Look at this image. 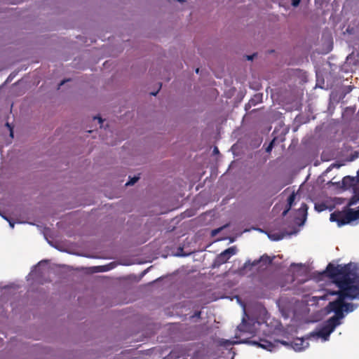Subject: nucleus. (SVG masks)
<instances>
[{"mask_svg":"<svg viewBox=\"0 0 359 359\" xmlns=\"http://www.w3.org/2000/svg\"><path fill=\"white\" fill-rule=\"evenodd\" d=\"M247 344L257 345L259 347H261L268 351H271V348L273 347V345L268 341H261L260 342H258L257 341H250V339H248Z\"/></svg>","mask_w":359,"mask_h":359,"instance_id":"obj_11","label":"nucleus"},{"mask_svg":"<svg viewBox=\"0 0 359 359\" xmlns=\"http://www.w3.org/2000/svg\"><path fill=\"white\" fill-rule=\"evenodd\" d=\"M297 231H294L291 233H266L268 238L272 241H278L283 239L285 236V234L288 236H291L292 234H296Z\"/></svg>","mask_w":359,"mask_h":359,"instance_id":"obj_10","label":"nucleus"},{"mask_svg":"<svg viewBox=\"0 0 359 359\" xmlns=\"http://www.w3.org/2000/svg\"><path fill=\"white\" fill-rule=\"evenodd\" d=\"M201 314V311H197V312H196V313H194V315H193V316H191V318H200Z\"/></svg>","mask_w":359,"mask_h":359,"instance_id":"obj_25","label":"nucleus"},{"mask_svg":"<svg viewBox=\"0 0 359 359\" xmlns=\"http://www.w3.org/2000/svg\"><path fill=\"white\" fill-rule=\"evenodd\" d=\"M332 166V167H337V168H339V167H340V165H337V164H333Z\"/></svg>","mask_w":359,"mask_h":359,"instance_id":"obj_32","label":"nucleus"},{"mask_svg":"<svg viewBox=\"0 0 359 359\" xmlns=\"http://www.w3.org/2000/svg\"><path fill=\"white\" fill-rule=\"evenodd\" d=\"M156 93H151V94L152 95H156Z\"/></svg>","mask_w":359,"mask_h":359,"instance_id":"obj_33","label":"nucleus"},{"mask_svg":"<svg viewBox=\"0 0 359 359\" xmlns=\"http://www.w3.org/2000/svg\"><path fill=\"white\" fill-rule=\"evenodd\" d=\"M213 153L214 154H218L219 153V150H218V148L217 147H215L213 149Z\"/></svg>","mask_w":359,"mask_h":359,"instance_id":"obj_28","label":"nucleus"},{"mask_svg":"<svg viewBox=\"0 0 359 359\" xmlns=\"http://www.w3.org/2000/svg\"><path fill=\"white\" fill-rule=\"evenodd\" d=\"M277 306L283 317H284L285 318H287L290 317V310L285 309L283 305V301L282 299H280L279 301L277 302Z\"/></svg>","mask_w":359,"mask_h":359,"instance_id":"obj_13","label":"nucleus"},{"mask_svg":"<svg viewBox=\"0 0 359 359\" xmlns=\"http://www.w3.org/2000/svg\"><path fill=\"white\" fill-rule=\"evenodd\" d=\"M301 0H292V6L297 7L299 5Z\"/></svg>","mask_w":359,"mask_h":359,"instance_id":"obj_22","label":"nucleus"},{"mask_svg":"<svg viewBox=\"0 0 359 359\" xmlns=\"http://www.w3.org/2000/svg\"><path fill=\"white\" fill-rule=\"evenodd\" d=\"M359 218V210L349 209L345 216L339 212H334L330 214V220L332 222H337V226L341 227Z\"/></svg>","mask_w":359,"mask_h":359,"instance_id":"obj_5","label":"nucleus"},{"mask_svg":"<svg viewBox=\"0 0 359 359\" xmlns=\"http://www.w3.org/2000/svg\"><path fill=\"white\" fill-rule=\"evenodd\" d=\"M359 202V196H353L348 201V205L352 206L357 204Z\"/></svg>","mask_w":359,"mask_h":359,"instance_id":"obj_17","label":"nucleus"},{"mask_svg":"<svg viewBox=\"0 0 359 359\" xmlns=\"http://www.w3.org/2000/svg\"><path fill=\"white\" fill-rule=\"evenodd\" d=\"M94 118H95V119H98V121H99V123H100L102 122V118H100V117H96V116H95V117H94Z\"/></svg>","mask_w":359,"mask_h":359,"instance_id":"obj_30","label":"nucleus"},{"mask_svg":"<svg viewBox=\"0 0 359 359\" xmlns=\"http://www.w3.org/2000/svg\"><path fill=\"white\" fill-rule=\"evenodd\" d=\"M198 72H199V69H196V72L198 74Z\"/></svg>","mask_w":359,"mask_h":359,"instance_id":"obj_34","label":"nucleus"},{"mask_svg":"<svg viewBox=\"0 0 359 359\" xmlns=\"http://www.w3.org/2000/svg\"><path fill=\"white\" fill-rule=\"evenodd\" d=\"M290 209L291 208L287 207L282 213L283 217L286 216L288 212L290 210Z\"/></svg>","mask_w":359,"mask_h":359,"instance_id":"obj_24","label":"nucleus"},{"mask_svg":"<svg viewBox=\"0 0 359 359\" xmlns=\"http://www.w3.org/2000/svg\"><path fill=\"white\" fill-rule=\"evenodd\" d=\"M139 179L140 177L138 176H134L133 177H130L129 180L126 183V186H132L135 184Z\"/></svg>","mask_w":359,"mask_h":359,"instance_id":"obj_16","label":"nucleus"},{"mask_svg":"<svg viewBox=\"0 0 359 359\" xmlns=\"http://www.w3.org/2000/svg\"><path fill=\"white\" fill-rule=\"evenodd\" d=\"M6 126L9 128L10 136L13 137V131L11 126H10V124L8 123H6Z\"/></svg>","mask_w":359,"mask_h":359,"instance_id":"obj_23","label":"nucleus"},{"mask_svg":"<svg viewBox=\"0 0 359 359\" xmlns=\"http://www.w3.org/2000/svg\"><path fill=\"white\" fill-rule=\"evenodd\" d=\"M302 264H294V263H292L290 265V267H293V266H299V267H302Z\"/></svg>","mask_w":359,"mask_h":359,"instance_id":"obj_27","label":"nucleus"},{"mask_svg":"<svg viewBox=\"0 0 359 359\" xmlns=\"http://www.w3.org/2000/svg\"><path fill=\"white\" fill-rule=\"evenodd\" d=\"M333 280L339 290L344 289L348 293L351 290L348 286L354 284L359 280V273L351 270L347 265H334L328 264L326 269L322 272Z\"/></svg>","mask_w":359,"mask_h":359,"instance_id":"obj_3","label":"nucleus"},{"mask_svg":"<svg viewBox=\"0 0 359 359\" xmlns=\"http://www.w3.org/2000/svg\"><path fill=\"white\" fill-rule=\"evenodd\" d=\"M308 215V206L306 203H302L301 206L297 209L294 216V222L298 226H302L305 224Z\"/></svg>","mask_w":359,"mask_h":359,"instance_id":"obj_7","label":"nucleus"},{"mask_svg":"<svg viewBox=\"0 0 359 359\" xmlns=\"http://www.w3.org/2000/svg\"><path fill=\"white\" fill-rule=\"evenodd\" d=\"M337 320L332 316L329 318L323 323L318 325L315 330L308 334V339L313 341L320 340L321 342H326L330 340V334L342 322H337Z\"/></svg>","mask_w":359,"mask_h":359,"instance_id":"obj_4","label":"nucleus"},{"mask_svg":"<svg viewBox=\"0 0 359 359\" xmlns=\"http://www.w3.org/2000/svg\"><path fill=\"white\" fill-rule=\"evenodd\" d=\"M2 217H3L4 219H6V220H7V221L8 222L9 225H10V226H11L12 229H13V228H14L15 223H14L13 222H12V221H11V220H9V219H8L6 217H5V216H3V215H2Z\"/></svg>","mask_w":359,"mask_h":359,"instance_id":"obj_21","label":"nucleus"},{"mask_svg":"<svg viewBox=\"0 0 359 359\" xmlns=\"http://www.w3.org/2000/svg\"><path fill=\"white\" fill-rule=\"evenodd\" d=\"M255 54H252L251 55H247L246 57H247V60H252L253 58L255 57Z\"/></svg>","mask_w":359,"mask_h":359,"instance_id":"obj_26","label":"nucleus"},{"mask_svg":"<svg viewBox=\"0 0 359 359\" xmlns=\"http://www.w3.org/2000/svg\"><path fill=\"white\" fill-rule=\"evenodd\" d=\"M43 263H46V261L39 262L36 266H34L31 270V272L29 273L28 277L31 278H35L37 276H40L43 273L41 271V265Z\"/></svg>","mask_w":359,"mask_h":359,"instance_id":"obj_12","label":"nucleus"},{"mask_svg":"<svg viewBox=\"0 0 359 359\" xmlns=\"http://www.w3.org/2000/svg\"><path fill=\"white\" fill-rule=\"evenodd\" d=\"M295 198H296V194L294 192H292L288 197L287 198V208H291L292 206L293 205L294 203V201H295Z\"/></svg>","mask_w":359,"mask_h":359,"instance_id":"obj_15","label":"nucleus"},{"mask_svg":"<svg viewBox=\"0 0 359 359\" xmlns=\"http://www.w3.org/2000/svg\"><path fill=\"white\" fill-rule=\"evenodd\" d=\"M272 262V259L266 255L262 256L259 259H256L251 262L250 260H248L244 264V268L248 269L251 266H254L257 265L259 263H264L265 264H270Z\"/></svg>","mask_w":359,"mask_h":359,"instance_id":"obj_9","label":"nucleus"},{"mask_svg":"<svg viewBox=\"0 0 359 359\" xmlns=\"http://www.w3.org/2000/svg\"><path fill=\"white\" fill-rule=\"evenodd\" d=\"M314 208L316 211L320 212L326 209V205L323 203H316Z\"/></svg>","mask_w":359,"mask_h":359,"instance_id":"obj_18","label":"nucleus"},{"mask_svg":"<svg viewBox=\"0 0 359 359\" xmlns=\"http://www.w3.org/2000/svg\"><path fill=\"white\" fill-rule=\"evenodd\" d=\"M65 81H62L60 84H59V87H60L61 86H62L64 83H65Z\"/></svg>","mask_w":359,"mask_h":359,"instance_id":"obj_31","label":"nucleus"},{"mask_svg":"<svg viewBox=\"0 0 359 359\" xmlns=\"http://www.w3.org/2000/svg\"><path fill=\"white\" fill-rule=\"evenodd\" d=\"M225 228V226H221L219 228L215 229L212 230L211 234L212 236H215L219 233L223 229Z\"/></svg>","mask_w":359,"mask_h":359,"instance_id":"obj_19","label":"nucleus"},{"mask_svg":"<svg viewBox=\"0 0 359 359\" xmlns=\"http://www.w3.org/2000/svg\"><path fill=\"white\" fill-rule=\"evenodd\" d=\"M308 336L306 338H297L292 342V347L295 351H302L309 347Z\"/></svg>","mask_w":359,"mask_h":359,"instance_id":"obj_8","label":"nucleus"},{"mask_svg":"<svg viewBox=\"0 0 359 359\" xmlns=\"http://www.w3.org/2000/svg\"><path fill=\"white\" fill-rule=\"evenodd\" d=\"M238 302H240L239 299H238ZM239 303L243 307V316L241 324L237 326L236 330L235 339H222L219 344L222 346L228 347L233 344H247L248 339L257 334L258 327L264 324L267 318L268 312L265 308L262 306L258 308L259 317L255 319L247 315L245 306L242 303Z\"/></svg>","mask_w":359,"mask_h":359,"instance_id":"obj_1","label":"nucleus"},{"mask_svg":"<svg viewBox=\"0 0 359 359\" xmlns=\"http://www.w3.org/2000/svg\"><path fill=\"white\" fill-rule=\"evenodd\" d=\"M236 253V248L234 246L224 250L217 256L216 259H215L214 264L221 265L226 263L231 257V256L234 255Z\"/></svg>","mask_w":359,"mask_h":359,"instance_id":"obj_6","label":"nucleus"},{"mask_svg":"<svg viewBox=\"0 0 359 359\" xmlns=\"http://www.w3.org/2000/svg\"><path fill=\"white\" fill-rule=\"evenodd\" d=\"M262 95H260V94H256V95L254 96V97H253V98H252V99L250 100V102H249L248 104H249V105H255L256 104H257L259 102H260V101H261V100H262Z\"/></svg>","mask_w":359,"mask_h":359,"instance_id":"obj_14","label":"nucleus"},{"mask_svg":"<svg viewBox=\"0 0 359 359\" xmlns=\"http://www.w3.org/2000/svg\"><path fill=\"white\" fill-rule=\"evenodd\" d=\"M352 58V55H349L348 56L346 57V62H349V60H351Z\"/></svg>","mask_w":359,"mask_h":359,"instance_id":"obj_29","label":"nucleus"},{"mask_svg":"<svg viewBox=\"0 0 359 359\" xmlns=\"http://www.w3.org/2000/svg\"><path fill=\"white\" fill-rule=\"evenodd\" d=\"M351 291L348 293L344 289L330 292L332 295H337V298L330 302L328 306L334 314L332 316L337 322H341L346 314L355 311L359 307V304L346 302V299L359 301V280L358 282L348 286Z\"/></svg>","mask_w":359,"mask_h":359,"instance_id":"obj_2","label":"nucleus"},{"mask_svg":"<svg viewBox=\"0 0 359 359\" xmlns=\"http://www.w3.org/2000/svg\"><path fill=\"white\" fill-rule=\"evenodd\" d=\"M274 140H273L266 148V151L269 153L273 149Z\"/></svg>","mask_w":359,"mask_h":359,"instance_id":"obj_20","label":"nucleus"}]
</instances>
